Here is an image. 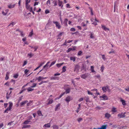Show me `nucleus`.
Returning <instances> with one entry per match:
<instances>
[{
  "label": "nucleus",
  "mask_w": 129,
  "mask_h": 129,
  "mask_svg": "<svg viewBox=\"0 0 129 129\" xmlns=\"http://www.w3.org/2000/svg\"><path fill=\"white\" fill-rule=\"evenodd\" d=\"M33 35V33L32 31L29 33V35L28 36L30 37H31Z\"/></svg>",
  "instance_id": "nucleus-44"
},
{
  "label": "nucleus",
  "mask_w": 129,
  "mask_h": 129,
  "mask_svg": "<svg viewBox=\"0 0 129 129\" xmlns=\"http://www.w3.org/2000/svg\"><path fill=\"white\" fill-rule=\"evenodd\" d=\"M38 48L37 46H35L34 47V48L35 49V51H36L37 50V49Z\"/></svg>",
  "instance_id": "nucleus-64"
},
{
  "label": "nucleus",
  "mask_w": 129,
  "mask_h": 129,
  "mask_svg": "<svg viewBox=\"0 0 129 129\" xmlns=\"http://www.w3.org/2000/svg\"><path fill=\"white\" fill-rule=\"evenodd\" d=\"M90 38L92 39L93 38H94V36L93 34L91 33Z\"/></svg>",
  "instance_id": "nucleus-37"
},
{
  "label": "nucleus",
  "mask_w": 129,
  "mask_h": 129,
  "mask_svg": "<svg viewBox=\"0 0 129 129\" xmlns=\"http://www.w3.org/2000/svg\"><path fill=\"white\" fill-rule=\"evenodd\" d=\"M15 24V23L14 22H12V23H11L9 25V26H12L14 25Z\"/></svg>",
  "instance_id": "nucleus-40"
},
{
  "label": "nucleus",
  "mask_w": 129,
  "mask_h": 129,
  "mask_svg": "<svg viewBox=\"0 0 129 129\" xmlns=\"http://www.w3.org/2000/svg\"><path fill=\"white\" fill-rule=\"evenodd\" d=\"M47 4L48 5H50V1L49 0H48L47 2Z\"/></svg>",
  "instance_id": "nucleus-58"
},
{
  "label": "nucleus",
  "mask_w": 129,
  "mask_h": 129,
  "mask_svg": "<svg viewBox=\"0 0 129 129\" xmlns=\"http://www.w3.org/2000/svg\"><path fill=\"white\" fill-rule=\"evenodd\" d=\"M76 48V47L75 46L73 47L72 48H69V49L67 50V52H69L71 51L72 50H75Z\"/></svg>",
  "instance_id": "nucleus-12"
},
{
  "label": "nucleus",
  "mask_w": 129,
  "mask_h": 129,
  "mask_svg": "<svg viewBox=\"0 0 129 129\" xmlns=\"http://www.w3.org/2000/svg\"><path fill=\"white\" fill-rule=\"evenodd\" d=\"M26 7L27 9L29 8V7H30L29 5L28 4H27V5L26 4Z\"/></svg>",
  "instance_id": "nucleus-51"
},
{
  "label": "nucleus",
  "mask_w": 129,
  "mask_h": 129,
  "mask_svg": "<svg viewBox=\"0 0 129 129\" xmlns=\"http://www.w3.org/2000/svg\"><path fill=\"white\" fill-rule=\"evenodd\" d=\"M93 129H96L95 128H94ZM99 129H106V126L105 125H103L102 126V127Z\"/></svg>",
  "instance_id": "nucleus-36"
},
{
  "label": "nucleus",
  "mask_w": 129,
  "mask_h": 129,
  "mask_svg": "<svg viewBox=\"0 0 129 129\" xmlns=\"http://www.w3.org/2000/svg\"><path fill=\"white\" fill-rule=\"evenodd\" d=\"M82 120V119L81 118H78V121L79 122L80 121H81Z\"/></svg>",
  "instance_id": "nucleus-54"
},
{
  "label": "nucleus",
  "mask_w": 129,
  "mask_h": 129,
  "mask_svg": "<svg viewBox=\"0 0 129 129\" xmlns=\"http://www.w3.org/2000/svg\"><path fill=\"white\" fill-rule=\"evenodd\" d=\"M9 106L4 111V113H8V111H10L11 110L12 108V107L13 106V103L11 102H9Z\"/></svg>",
  "instance_id": "nucleus-1"
},
{
  "label": "nucleus",
  "mask_w": 129,
  "mask_h": 129,
  "mask_svg": "<svg viewBox=\"0 0 129 129\" xmlns=\"http://www.w3.org/2000/svg\"><path fill=\"white\" fill-rule=\"evenodd\" d=\"M63 33L61 32L59 33V34L58 35V37H61V36H62V34Z\"/></svg>",
  "instance_id": "nucleus-53"
},
{
  "label": "nucleus",
  "mask_w": 129,
  "mask_h": 129,
  "mask_svg": "<svg viewBox=\"0 0 129 129\" xmlns=\"http://www.w3.org/2000/svg\"><path fill=\"white\" fill-rule=\"evenodd\" d=\"M53 128V129H58V127L57 125H54L52 126Z\"/></svg>",
  "instance_id": "nucleus-25"
},
{
  "label": "nucleus",
  "mask_w": 129,
  "mask_h": 129,
  "mask_svg": "<svg viewBox=\"0 0 129 129\" xmlns=\"http://www.w3.org/2000/svg\"><path fill=\"white\" fill-rule=\"evenodd\" d=\"M108 89V87L106 86V87H103L102 88V90L104 92H106L107 91V89Z\"/></svg>",
  "instance_id": "nucleus-17"
},
{
  "label": "nucleus",
  "mask_w": 129,
  "mask_h": 129,
  "mask_svg": "<svg viewBox=\"0 0 129 129\" xmlns=\"http://www.w3.org/2000/svg\"><path fill=\"white\" fill-rule=\"evenodd\" d=\"M70 88H68V89H67L66 90V94L69 93L70 91Z\"/></svg>",
  "instance_id": "nucleus-28"
},
{
  "label": "nucleus",
  "mask_w": 129,
  "mask_h": 129,
  "mask_svg": "<svg viewBox=\"0 0 129 129\" xmlns=\"http://www.w3.org/2000/svg\"><path fill=\"white\" fill-rule=\"evenodd\" d=\"M60 106V104H59L57 105L56 106V107L55 108V111H56L59 108V107Z\"/></svg>",
  "instance_id": "nucleus-24"
},
{
  "label": "nucleus",
  "mask_w": 129,
  "mask_h": 129,
  "mask_svg": "<svg viewBox=\"0 0 129 129\" xmlns=\"http://www.w3.org/2000/svg\"><path fill=\"white\" fill-rule=\"evenodd\" d=\"M26 4H28L30 2V0H26Z\"/></svg>",
  "instance_id": "nucleus-43"
},
{
  "label": "nucleus",
  "mask_w": 129,
  "mask_h": 129,
  "mask_svg": "<svg viewBox=\"0 0 129 129\" xmlns=\"http://www.w3.org/2000/svg\"><path fill=\"white\" fill-rule=\"evenodd\" d=\"M102 56V58L104 60H105L107 59V58H106L105 55H101Z\"/></svg>",
  "instance_id": "nucleus-26"
},
{
  "label": "nucleus",
  "mask_w": 129,
  "mask_h": 129,
  "mask_svg": "<svg viewBox=\"0 0 129 129\" xmlns=\"http://www.w3.org/2000/svg\"><path fill=\"white\" fill-rule=\"evenodd\" d=\"M100 75H98L94 76V77L98 78H99L100 77Z\"/></svg>",
  "instance_id": "nucleus-49"
},
{
  "label": "nucleus",
  "mask_w": 129,
  "mask_h": 129,
  "mask_svg": "<svg viewBox=\"0 0 129 129\" xmlns=\"http://www.w3.org/2000/svg\"><path fill=\"white\" fill-rule=\"evenodd\" d=\"M94 67L93 66H91L90 67V70L91 72L94 73V74H95L96 72L94 71Z\"/></svg>",
  "instance_id": "nucleus-13"
},
{
  "label": "nucleus",
  "mask_w": 129,
  "mask_h": 129,
  "mask_svg": "<svg viewBox=\"0 0 129 129\" xmlns=\"http://www.w3.org/2000/svg\"><path fill=\"white\" fill-rule=\"evenodd\" d=\"M72 100L73 98L72 97L70 96H68L66 98L65 100L67 103H68L69 102L71 101Z\"/></svg>",
  "instance_id": "nucleus-5"
},
{
  "label": "nucleus",
  "mask_w": 129,
  "mask_h": 129,
  "mask_svg": "<svg viewBox=\"0 0 129 129\" xmlns=\"http://www.w3.org/2000/svg\"><path fill=\"white\" fill-rule=\"evenodd\" d=\"M105 116L107 118H108L111 116V115L108 113H106L105 115Z\"/></svg>",
  "instance_id": "nucleus-22"
},
{
  "label": "nucleus",
  "mask_w": 129,
  "mask_h": 129,
  "mask_svg": "<svg viewBox=\"0 0 129 129\" xmlns=\"http://www.w3.org/2000/svg\"><path fill=\"white\" fill-rule=\"evenodd\" d=\"M38 114L39 116H41L42 114L41 111H38Z\"/></svg>",
  "instance_id": "nucleus-41"
},
{
  "label": "nucleus",
  "mask_w": 129,
  "mask_h": 129,
  "mask_svg": "<svg viewBox=\"0 0 129 129\" xmlns=\"http://www.w3.org/2000/svg\"><path fill=\"white\" fill-rule=\"evenodd\" d=\"M50 123H48L45 124L43 126V127H45L47 128H50Z\"/></svg>",
  "instance_id": "nucleus-14"
},
{
  "label": "nucleus",
  "mask_w": 129,
  "mask_h": 129,
  "mask_svg": "<svg viewBox=\"0 0 129 129\" xmlns=\"http://www.w3.org/2000/svg\"><path fill=\"white\" fill-rule=\"evenodd\" d=\"M63 63H62L59 64H56L57 66V67L59 68L61 66Z\"/></svg>",
  "instance_id": "nucleus-31"
},
{
  "label": "nucleus",
  "mask_w": 129,
  "mask_h": 129,
  "mask_svg": "<svg viewBox=\"0 0 129 129\" xmlns=\"http://www.w3.org/2000/svg\"><path fill=\"white\" fill-rule=\"evenodd\" d=\"M104 69V66L102 65L101 68L100 70L102 72H103Z\"/></svg>",
  "instance_id": "nucleus-33"
},
{
  "label": "nucleus",
  "mask_w": 129,
  "mask_h": 129,
  "mask_svg": "<svg viewBox=\"0 0 129 129\" xmlns=\"http://www.w3.org/2000/svg\"><path fill=\"white\" fill-rule=\"evenodd\" d=\"M65 93V92H64L62 93L59 96V97L58 99H59L60 98H61L62 97V96Z\"/></svg>",
  "instance_id": "nucleus-46"
},
{
  "label": "nucleus",
  "mask_w": 129,
  "mask_h": 129,
  "mask_svg": "<svg viewBox=\"0 0 129 129\" xmlns=\"http://www.w3.org/2000/svg\"><path fill=\"white\" fill-rule=\"evenodd\" d=\"M55 62H56L55 61H53L51 63V64H50V67H51L52 66V65H53L55 63Z\"/></svg>",
  "instance_id": "nucleus-38"
},
{
  "label": "nucleus",
  "mask_w": 129,
  "mask_h": 129,
  "mask_svg": "<svg viewBox=\"0 0 129 129\" xmlns=\"http://www.w3.org/2000/svg\"><path fill=\"white\" fill-rule=\"evenodd\" d=\"M125 112H124V113H121L119 114L118 115V117L120 118H123L125 116Z\"/></svg>",
  "instance_id": "nucleus-6"
},
{
  "label": "nucleus",
  "mask_w": 129,
  "mask_h": 129,
  "mask_svg": "<svg viewBox=\"0 0 129 129\" xmlns=\"http://www.w3.org/2000/svg\"><path fill=\"white\" fill-rule=\"evenodd\" d=\"M66 67L65 66H63L62 68V72H64L66 71Z\"/></svg>",
  "instance_id": "nucleus-29"
},
{
  "label": "nucleus",
  "mask_w": 129,
  "mask_h": 129,
  "mask_svg": "<svg viewBox=\"0 0 129 129\" xmlns=\"http://www.w3.org/2000/svg\"><path fill=\"white\" fill-rule=\"evenodd\" d=\"M26 39L25 37L24 38H23L22 39V40L24 42L25 41H26Z\"/></svg>",
  "instance_id": "nucleus-63"
},
{
  "label": "nucleus",
  "mask_w": 129,
  "mask_h": 129,
  "mask_svg": "<svg viewBox=\"0 0 129 129\" xmlns=\"http://www.w3.org/2000/svg\"><path fill=\"white\" fill-rule=\"evenodd\" d=\"M72 41H73L72 40H69L67 42H66L65 43H70L71 42H72Z\"/></svg>",
  "instance_id": "nucleus-55"
},
{
  "label": "nucleus",
  "mask_w": 129,
  "mask_h": 129,
  "mask_svg": "<svg viewBox=\"0 0 129 129\" xmlns=\"http://www.w3.org/2000/svg\"><path fill=\"white\" fill-rule=\"evenodd\" d=\"M30 126V125H24L23 126L22 128H28Z\"/></svg>",
  "instance_id": "nucleus-35"
},
{
  "label": "nucleus",
  "mask_w": 129,
  "mask_h": 129,
  "mask_svg": "<svg viewBox=\"0 0 129 129\" xmlns=\"http://www.w3.org/2000/svg\"><path fill=\"white\" fill-rule=\"evenodd\" d=\"M102 28L105 31L107 32L108 31H109V29L106 27L105 25H102Z\"/></svg>",
  "instance_id": "nucleus-11"
},
{
  "label": "nucleus",
  "mask_w": 129,
  "mask_h": 129,
  "mask_svg": "<svg viewBox=\"0 0 129 129\" xmlns=\"http://www.w3.org/2000/svg\"><path fill=\"white\" fill-rule=\"evenodd\" d=\"M50 63V62L49 61H48L47 62V63L46 64L45 66H44L43 68L42 69V70H41L40 72H41L43 69H44V68H45L46 67H47L48 66V64Z\"/></svg>",
  "instance_id": "nucleus-19"
},
{
  "label": "nucleus",
  "mask_w": 129,
  "mask_h": 129,
  "mask_svg": "<svg viewBox=\"0 0 129 129\" xmlns=\"http://www.w3.org/2000/svg\"><path fill=\"white\" fill-rule=\"evenodd\" d=\"M15 5V4L11 3L8 5V7L9 8L11 9L14 8Z\"/></svg>",
  "instance_id": "nucleus-8"
},
{
  "label": "nucleus",
  "mask_w": 129,
  "mask_h": 129,
  "mask_svg": "<svg viewBox=\"0 0 129 129\" xmlns=\"http://www.w3.org/2000/svg\"><path fill=\"white\" fill-rule=\"evenodd\" d=\"M88 73H86L85 74H83L81 75V77L82 78L85 79L88 77Z\"/></svg>",
  "instance_id": "nucleus-7"
},
{
  "label": "nucleus",
  "mask_w": 129,
  "mask_h": 129,
  "mask_svg": "<svg viewBox=\"0 0 129 129\" xmlns=\"http://www.w3.org/2000/svg\"><path fill=\"white\" fill-rule=\"evenodd\" d=\"M81 25L83 26H86V25L85 24L84 22H82L81 23Z\"/></svg>",
  "instance_id": "nucleus-61"
},
{
  "label": "nucleus",
  "mask_w": 129,
  "mask_h": 129,
  "mask_svg": "<svg viewBox=\"0 0 129 129\" xmlns=\"http://www.w3.org/2000/svg\"><path fill=\"white\" fill-rule=\"evenodd\" d=\"M78 107L77 108V109L79 110H80V107H81V105L80 104H79L78 105Z\"/></svg>",
  "instance_id": "nucleus-57"
},
{
  "label": "nucleus",
  "mask_w": 129,
  "mask_h": 129,
  "mask_svg": "<svg viewBox=\"0 0 129 129\" xmlns=\"http://www.w3.org/2000/svg\"><path fill=\"white\" fill-rule=\"evenodd\" d=\"M18 74H14V77L15 78H17L18 77Z\"/></svg>",
  "instance_id": "nucleus-45"
},
{
  "label": "nucleus",
  "mask_w": 129,
  "mask_h": 129,
  "mask_svg": "<svg viewBox=\"0 0 129 129\" xmlns=\"http://www.w3.org/2000/svg\"><path fill=\"white\" fill-rule=\"evenodd\" d=\"M70 30L72 31H75V29L73 28H72L70 29Z\"/></svg>",
  "instance_id": "nucleus-50"
},
{
  "label": "nucleus",
  "mask_w": 129,
  "mask_h": 129,
  "mask_svg": "<svg viewBox=\"0 0 129 129\" xmlns=\"http://www.w3.org/2000/svg\"><path fill=\"white\" fill-rule=\"evenodd\" d=\"M112 111L113 112H116L117 110L116 108L114 107H113L112 109Z\"/></svg>",
  "instance_id": "nucleus-30"
},
{
  "label": "nucleus",
  "mask_w": 129,
  "mask_h": 129,
  "mask_svg": "<svg viewBox=\"0 0 129 129\" xmlns=\"http://www.w3.org/2000/svg\"><path fill=\"white\" fill-rule=\"evenodd\" d=\"M53 23L55 24L56 27L58 29H60L61 27V26L60 23L57 21H53Z\"/></svg>",
  "instance_id": "nucleus-4"
},
{
  "label": "nucleus",
  "mask_w": 129,
  "mask_h": 129,
  "mask_svg": "<svg viewBox=\"0 0 129 129\" xmlns=\"http://www.w3.org/2000/svg\"><path fill=\"white\" fill-rule=\"evenodd\" d=\"M60 73H56L54 74V76H59L60 75Z\"/></svg>",
  "instance_id": "nucleus-59"
},
{
  "label": "nucleus",
  "mask_w": 129,
  "mask_h": 129,
  "mask_svg": "<svg viewBox=\"0 0 129 129\" xmlns=\"http://www.w3.org/2000/svg\"><path fill=\"white\" fill-rule=\"evenodd\" d=\"M53 102V100L52 99L50 100L48 103H47V104H52Z\"/></svg>",
  "instance_id": "nucleus-32"
},
{
  "label": "nucleus",
  "mask_w": 129,
  "mask_h": 129,
  "mask_svg": "<svg viewBox=\"0 0 129 129\" xmlns=\"http://www.w3.org/2000/svg\"><path fill=\"white\" fill-rule=\"evenodd\" d=\"M27 102H28V101L26 100L20 103L21 105V106H23L25 104H26L27 103Z\"/></svg>",
  "instance_id": "nucleus-18"
},
{
  "label": "nucleus",
  "mask_w": 129,
  "mask_h": 129,
  "mask_svg": "<svg viewBox=\"0 0 129 129\" xmlns=\"http://www.w3.org/2000/svg\"><path fill=\"white\" fill-rule=\"evenodd\" d=\"M2 14L4 15H6L7 14V13L5 12L4 11H2Z\"/></svg>",
  "instance_id": "nucleus-56"
},
{
  "label": "nucleus",
  "mask_w": 129,
  "mask_h": 129,
  "mask_svg": "<svg viewBox=\"0 0 129 129\" xmlns=\"http://www.w3.org/2000/svg\"><path fill=\"white\" fill-rule=\"evenodd\" d=\"M29 70L27 69H26L24 71L25 74L27 75V73L29 72Z\"/></svg>",
  "instance_id": "nucleus-39"
},
{
  "label": "nucleus",
  "mask_w": 129,
  "mask_h": 129,
  "mask_svg": "<svg viewBox=\"0 0 129 129\" xmlns=\"http://www.w3.org/2000/svg\"><path fill=\"white\" fill-rule=\"evenodd\" d=\"M101 100H106L108 99V97L105 94H104L102 96H100V97Z\"/></svg>",
  "instance_id": "nucleus-3"
},
{
  "label": "nucleus",
  "mask_w": 129,
  "mask_h": 129,
  "mask_svg": "<svg viewBox=\"0 0 129 129\" xmlns=\"http://www.w3.org/2000/svg\"><path fill=\"white\" fill-rule=\"evenodd\" d=\"M70 58L71 60H72L73 61H75L76 59L74 57H71Z\"/></svg>",
  "instance_id": "nucleus-27"
},
{
  "label": "nucleus",
  "mask_w": 129,
  "mask_h": 129,
  "mask_svg": "<svg viewBox=\"0 0 129 129\" xmlns=\"http://www.w3.org/2000/svg\"><path fill=\"white\" fill-rule=\"evenodd\" d=\"M79 66H76L74 69V71L76 72V73L78 72V71L79 70Z\"/></svg>",
  "instance_id": "nucleus-16"
},
{
  "label": "nucleus",
  "mask_w": 129,
  "mask_h": 129,
  "mask_svg": "<svg viewBox=\"0 0 129 129\" xmlns=\"http://www.w3.org/2000/svg\"><path fill=\"white\" fill-rule=\"evenodd\" d=\"M68 19H66L64 22V24L65 26H67L68 25L67 24V22L68 21Z\"/></svg>",
  "instance_id": "nucleus-23"
},
{
  "label": "nucleus",
  "mask_w": 129,
  "mask_h": 129,
  "mask_svg": "<svg viewBox=\"0 0 129 129\" xmlns=\"http://www.w3.org/2000/svg\"><path fill=\"white\" fill-rule=\"evenodd\" d=\"M9 73L7 72L6 74V77L5 79L6 80H7L9 79Z\"/></svg>",
  "instance_id": "nucleus-21"
},
{
  "label": "nucleus",
  "mask_w": 129,
  "mask_h": 129,
  "mask_svg": "<svg viewBox=\"0 0 129 129\" xmlns=\"http://www.w3.org/2000/svg\"><path fill=\"white\" fill-rule=\"evenodd\" d=\"M59 7L61 6V8H62L63 6V3L62 1L60 0H58L57 1Z\"/></svg>",
  "instance_id": "nucleus-9"
},
{
  "label": "nucleus",
  "mask_w": 129,
  "mask_h": 129,
  "mask_svg": "<svg viewBox=\"0 0 129 129\" xmlns=\"http://www.w3.org/2000/svg\"><path fill=\"white\" fill-rule=\"evenodd\" d=\"M8 105V104L7 103H5L4 105V107L6 108L7 107Z\"/></svg>",
  "instance_id": "nucleus-60"
},
{
  "label": "nucleus",
  "mask_w": 129,
  "mask_h": 129,
  "mask_svg": "<svg viewBox=\"0 0 129 129\" xmlns=\"http://www.w3.org/2000/svg\"><path fill=\"white\" fill-rule=\"evenodd\" d=\"M27 63V61H24L23 63V66H24Z\"/></svg>",
  "instance_id": "nucleus-48"
},
{
  "label": "nucleus",
  "mask_w": 129,
  "mask_h": 129,
  "mask_svg": "<svg viewBox=\"0 0 129 129\" xmlns=\"http://www.w3.org/2000/svg\"><path fill=\"white\" fill-rule=\"evenodd\" d=\"M120 101L121 102L122 105L124 106H125L126 104L125 101L121 98L120 99Z\"/></svg>",
  "instance_id": "nucleus-10"
},
{
  "label": "nucleus",
  "mask_w": 129,
  "mask_h": 129,
  "mask_svg": "<svg viewBox=\"0 0 129 129\" xmlns=\"http://www.w3.org/2000/svg\"><path fill=\"white\" fill-rule=\"evenodd\" d=\"M91 90L92 91H95V92H94V94H98V95L100 94V93L98 92H97V90L96 89H92Z\"/></svg>",
  "instance_id": "nucleus-20"
},
{
  "label": "nucleus",
  "mask_w": 129,
  "mask_h": 129,
  "mask_svg": "<svg viewBox=\"0 0 129 129\" xmlns=\"http://www.w3.org/2000/svg\"><path fill=\"white\" fill-rule=\"evenodd\" d=\"M82 53V52L81 51H79V52L78 53V55H80Z\"/></svg>",
  "instance_id": "nucleus-62"
},
{
  "label": "nucleus",
  "mask_w": 129,
  "mask_h": 129,
  "mask_svg": "<svg viewBox=\"0 0 129 129\" xmlns=\"http://www.w3.org/2000/svg\"><path fill=\"white\" fill-rule=\"evenodd\" d=\"M33 8L32 7H30L28 9L30 12H32V11Z\"/></svg>",
  "instance_id": "nucleus-47"
},
{
  "label": "nucleus",
  "mask_w": 129,
  "mask_h": 129,
  "mask_svg": "<svg viewBox=\"0 0 129 129\" xmlns=\"http://www.w3.org/2000/svg\"><path fill=\"white\" fill-rule=\"evenodd\" d=\"M88 94L89 95H93L94 94V92H91L88 90L87 91Z\"/></svg>",
  "instance_id": "nucleus-34"
},
{
  "label": "nucleus",
  "mask_w": 129,
  "mask_h": 129,
  "mask_svg": "<svg viewBox=\"0 0 129 129\" xmlns=\"http://www.w3.org/2000/svg\"><path fill=\"white\" fill-rule=\"evenodd\" d=\"M30 122V121L28 120H27L25 121L24 122V123L25 124H28V123L29 122Z\"/></svg>",
  "instance_id": "nucleus-42"
},
{
  "label": "nucleus",
  "mask_w": 129,
  "mask_h": 129,
  "mask_svg": "<svg viewBox=\"0 0 129 129\" xmlns=\"http://www.w3.org/2000/svg\"><path fill=\"white\" fill-rule=\"evenodd\" d=\"M36 83H34L33 86H31L30 87H29L27 89L28 91L29 92L33 90L34 89L33 88L35 87L36 86Z\"/></svg>",
  "instance_id": "nucleus-2"
},
{
  "label": "nucleus",
  "mask_w": 129,
  "mask_h": 129,
  "mask_svg": "<svg viewBox=\"0 0 129 129\" xmlns=\"http://www.w3.org/2000/svg\"><path fill=\"white\" fill-rule=\"evenodd\" d=\"M43 80V77L40 76L38 78H36V80H38L39 81H40Z\"/></svg>",
  "instance_id": "nucleus-15"
},
{
  "label": "nucleus",
  "mask_w": 129,
  "mask_h": 129,
  "mask_svg": "<svg viewBox=\"0 0 129 129\" xmlns=\"http://www.w3.org/2000/svg\"><path fill=\"white\" fill-rule=\"evenodd\" d=\"M49 13V10H46L45 11V13L46 14H47L48 13Z\"/></svg>",
  "instance_id": "nucleus-52"
}]
</instances>
